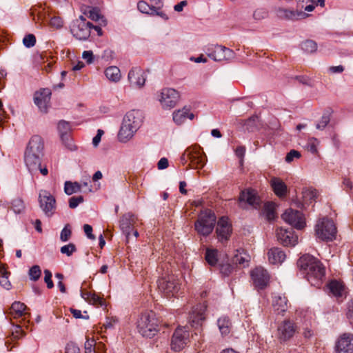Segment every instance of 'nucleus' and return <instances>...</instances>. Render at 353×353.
Here are the masks:
<instances>
[{
	"instance_id": "4",
	"label": "nucleus",
	"mask_w": 353,
	"mask_h": 353,
	"mask_svg": "<svg viewBox=\"0 0 353 353\" xmlns=\"http://www.w3.org/2000/svg\"><path fill=\"white\" fill-rule=\"evenodd\" d=\"M188 161L192 168L200 169L205 165L207 159L200 146L193 145L188 148L181 157V162L183 165Z\"/></svg>"
},
{
	"instance_id": "10",
	"label": "nucleus",
	"mask_w": 353,
	"mask_h": 353,
	"mask_svg": "<svg viewBox=\"0 0 353 353\" xmlns=\"http://www.w3.org/2000/svg\"><path fill=\"white\" fill-rule=\"evenodd\" d=\"M179 93L173 88H165L159 95V101L163 109L173 108L179 101Z\"/></svg>"
},
{
	"instance_id": "29",
	"label": "nucleus",
	"mask_w": 353,
	"mask_h": 353,
	"mask_svg": "<svg viewBox=\"0 0 353 353\" xmlns=\"http://www.w3.org/2000/svg\"><path fill=\"white\" fill-rule=\"evenodd\" d=\"M268 260L272 264H281L285 260V252L279 248H273L268 252Z\"/></svg>"
},
{
	"instance_id": "38",
	"label": "nucleus",
	"mask_w": 353,
	"mask_h": 353,
	"mask_svg": "<svg viewBox=\"0 0 353 353\" xmlns=\"http://www.w3.org/2000/svg\"><path fill=\"white\" fill-rule=\"evenodd\" d=\"M81 185L77 182L65 181L64 184V192L68 195L80 192Z\"/></svg>"
},
{
	"instance_id": "59",
	"label": "nucleus",
	"mask_w": 353,
	"mask_h": 353,
	"mask_svg": "<svg viewBox=\"0 0 353 353\" xmlns=\"http://www.w3.org/2000/svg\"><path fill=\"white\" fill-rule=\"evenodd\" d=\"M12 335L16 339H19L22 337L25 334L21 325H16L13 326V330L12 331Z\"/></svg>"
},
{
	"instance_id": "26",
	"label": "nucleus",
	"mask_w": 353,
	"mask_h": 353,
	"mask_svg": "<svg viewBox=\"0 0 353 353\" xmlns=\"http://www.w3.org/2000/svg\"><path fill=\"white\" fill-rule=\"evenodd\" d=\"M43 142L40 136L34 135L30 139L26 151L35 154L43 155Z\"/></svg>"
},
{
	"instance_id": "44",
	"label": "nucleus",
	"mask_w": 353,
	"mask_h": 353,
	"mask_svg": "<svg viewBox=\"0 0 353 353\" xmlns=\"http://www.w3.org/2000/svg\"><path fill=\"white\" fill-rule=\"evenodd\" d=\"M72 236V228L70 224H66L60 233V240L62 242H67Z\"/></svg>"
},
{
	"instance_id": "62",
	"label": "nucleus",
	"mask_w": 353,
	"mask_h": 353,
	"mask_svg": "<svg viewBox=\"0 0 353 353\" xmlns=\"http://www.w3.org/2000/svg\"><path fill=\"white\" fill-rule=\"evenodd\" d=\"M82 58L87 62L88 64H90L93 62L94 60L93 52L91 50H85L82 54Z\"/></svg>"
},
{
	"instance_id": "58",
	"label": "nucleus",
	"mask_w": 353,
	"mask_h": 353,
	"mask_svg": "<svg viewBox=\"0 0 353 353\" xmlns=\"http://www.w3.org/2000/svg\"><path fill=\"white\" fill-rule=\"evenodd\" d=\"M12 209L15 213H20L23 209V201L20 199L13 201Z\"/></svg>"
},
{
	"instance_id": "41",
	"label": "nucleus",
	"mask_w": 353,
	"mask_h": 353,
	"mask_svg": "<svg viewBox=\"0 0 353 353\" xmlns=\"http://www.w3.org/2000/svg\"><path fill=\"white\" fill-rule=\"evenodd\" d=\"M317 197V191L316 190H305L303 192V199L305 204H309L315 201Z\"/></svg>"
},
{
	"instance_id": "6",
	"label": "nucleus",
	"mask_w": 353,
	"mask_h": 353,
	"mask_svg": "<svg viewBox=\"0 0 353 353\" xmlns=\"http://www.w3.org/2000/svg\"><path fill=\"white\" fill-rule=\"evenodd\" d=\"M315 234L316 237L322 241H332L336 237V225L332 220L323 217L317 221Z\"/></svg>"
},
{
	"instance_id": "30",
	"label": "nucleus",
	"mask_w": 353,
	"mask_h": 353,
	"mask_svg": "<svg viewBox=\"0 0 353 353\" xmlns=\"http://www.w3.org/2000/svg\"><path fill=\"white\" fill-rule=\"evenodd\" d=\"M239 201H245L249 205L254 206L255 208L259 206V198L256 196L254 192L251 190L242 191L239 196Z\"/></svg>"
},
{
	"instance_id": "13",
	"label": "nucleus",
	"mask_w": 353,
	"mask_h": 353,
	"mask_svg": "<svg viewBox=\"0 0 353 353\" xmlns=\"http://www.w3.org/2000/svg\"><path fill=\"white\" fill-rule=\"evenodd\" d=\"M207 309V305L205 303L197 304L194 306L189 315L188 322L190 325L198 329L202 326L203 321L205 319V312Z\"/></svg>"
},
{
	"instance_id": "16",
	"label": "nucleus",
	"mask_w": 353,
	"mask_h": 353,
	"mask_svg": "<svg viewBox=\"0 0 353 353\" xmlns=\"http://www.w3.org/2000/svg\"><path fill=\"white\" fill-rule=\"evenodd\" d=\"M189 341V332L184 327H178L174 331L172 341L171 347L176 352L183 350Z\"/></svg>"
},
{
	"instance_id": "15",
	"label": "nucleus",
	"mask_w": 353,
	"mask_h": 353,
	"mask_svg": "<svg viewBox=\"0 0 353 353\" xmlns=\"http://www.w3.org/2000/svg\"><path fill=\"white\" fill-rule=\"evenodd\" d=\"M139 221L138 217L132 212L125 213L121 217L119 228L127 240L130 238L133 228L137 225Z\"/></svg>"
},
{
	"instance_id": "22",
	"label": "nucleus",
	"mask_w": 353,
	"mask_h": 353,
	"mask_svg": "<svg viewBox=\"0 0 353 353\" xmlns=\"http://www.w3.org/2000/svg\"><path fill=\"white\" fill-rule=\"evenodd\" d=\"M128 81L130 85L138 88H142L145 83V77L143 70L138 67L132 68L128 72Z\"/></svg>"
},
{
	"instance_id": "61",
	"label": "nucleus",
	"mask_w": 353,
	"mask_h": 353,
	"mask_svg": "<svg viewBox=\"0 0 353 353\" xmlns=\"http://www.w3.org/2000/svg\"><path fill=\"white\" fill-rule=\"evenodd\" d=\"M50 25L52 27L60 28L63 26V21L59 17H53L50 19Z\"/></svg>"
},
{
	"instance_id": "36",
	"label": "nucleus",
	"mask_w": 353,
	"mask_h": 353,
	"mask_svg": "<svg viewBox=\"0 0 353 353\" xmlns=\"http://www.w3.org/2000/svg\"><path fill=\"white\" fill-rule=\"evenodd\" d=\"M219 329L223 336L228 335L230 332L231 322L228 317L221 316L217 321Z\"/></svg>"
},
{
	"instance_id": "14",
	"label": "nucleus",
	"mask_w": 353,
	"mask_h": 353,
	"mask_svg": "<svg viewBox=\"0 0 353 353\" xmlns=\"http://www.w3.org/2000/svg\"><path fill=\"white\" fill-rule=\"evenodd\" d=\"M283 221L292 227L301 230L305 225V218L303 214L295 210L288 209L282 214Z\"/></svg>"
},
{
	"instance_id": "45",
	"label": "nucleus",
	"mask_w": 353,
	"mask_h": 353,
	"mask_svg": "<svg viewBox=\"0 0 353 353\" xmlns=\"http://www.w3.org/2000/svg\"><path fill=\"white\" fill-rule=\"evenodd\" d=\"M319 140L314 137H312L308 140L305 148L307 151L315 154L318 152L317 146L319 145Z\"/></svg>"
},
{
	"instance_id": "33",
	"label": "nucleus",
	"mask_w": 353,
	"mask_h": 353,
	"mask_svg": "<svg viewBox=\"0 0 353 353\" xmlns=\"http://www.w3.org/2000/svg\"><path fill=\"white\" fill-rule=\"evenodd\" d=\"M26 308V305L21 302L15 301L14 302L9 312V315L10 318L18 319L23 316L25 314V310Z\"/></svg>"
},
{
	"instance_id": "18",
	"label": "nucleus",
	"mask_w": 353,
	"mask_h": 353,
	"mask_svg": "<svg viewBox=\"0 0 353 353\" xmlns=\"http://www.w3.org/2000/svg\"><path fill=\"white\" fill-rule=\"evenodd\" d=\"M51 90L49 88H42L36 92L34 96V101L41 112L46 113L50 107L51 99Z\"/></svg>"
},
{
	"instance_id": "52",
	"label": "nucleus",
	"mask_w": 353,
	"mask_h": 353,
	"mask_svg": "<svg viewBox=\"0 0 353 353\" xmlns=\"http://www.w3.org/2000/svg\"><path fill=\"white\" fill-rule=\"evenodd\" d=\"M330 121V115L327 113L323 114L321 121L316 124V128L323 130Z\"/></svg>"
},
{
	"instance_id": "53",
	"label": "nucleus",
	"mask_w": 353,
	"mask_h": 353,
	"mask_svg": "<svg viewBox=\"0 0 353 353\" xmlns=\"http://www.w3.org/2000/svg\"><path fill=\"white\" fill-rule=\"evenodd\" d=\"M268 15L267 10L264 8L256 9L253 13V17L256 20H261L266 18Z\"/></svg>"
},
{
	"instance_id": "7",
	"label": "nucleus",
	"mask_w": 353,
	"mask_h": 353,
	"mask_svg": "<svg viewBox=\"0 0 353 353\" xmlns=\"http://www.w3.org/2000/svg\"><path fill=\"white\" fill-rule=\"evenodd\" d=\"M205 54L215 61H230L234 58V52L231 49L216 44H208L205 47Z\"/></svg>"
},
{
	"instance_id": "17",
	"label": "nucleus",
	"mask_w": 353,
	"mask_h": 353,
	"mask_svg": "<svg viewBox=\"0 0 353 353\" xmlns=\"http://www.w3.org/2000/svg\"><path fill=\"white\" fill-rule=\"evenodd\" d=\"M251 278L254 287L258 290L265 288L270 281L267 270L261 267L256 268L251 272Z\"/></svg>"
},
{
	"instance_id": "57",
	"label": "nucleus",
	"mask_w": 353,
	"mask_h": 353,
	"mask_svg": "<svg viewBox=\"0 0 353 353\" xmlns=\"http://www.w3.org/2000/svg\"><path fill=\"white\" fill-rule=\"evenodd\" d=\"M248 262L249 261L241 254H236L233 258V263L239 264L243 267L248 265Z\"/></svg>"
},
{
	"instance_id": "9",
	"label": "nucleus",
	"mask_w": 353,
	"mask_h": 353,
	"mask_svg": "<svg viewBox=\"0 0 353 353\" xmlns=\"http://www.w3.org/2000/svg\"><path fill=\"white\" fill-rule=\"evenodd\" d=\"M39 206L45 215L51 217L56 211V199L47 190H41L39 194Z\"/></svg>"
},
{
	"instance_id": "40",
	"label": "nucleus",
	"mask_w": 353,
	"mask_h": 353,
	"mask_svg": "<svg viewBox=\"0 0 353 353\" xmlns=\"http://www.w3.org/2000/svg\"><path fill=\"white\" fill-rule=\"evenodd\" d=\"M301 48L307 53H313L317 50V44L312 40H306L301 43Z\"/></svg>"
},
{
	"instance_id": "1",
	"label": "nucleus",
	"mask_w": 353,
	"mask_h": 353,
	"mask_svg": "<svg viewBox=\"0 0 353 353\" xmlns=\"http://www.w3.org/2000/svg\"><path fill=\"white\" fill-rule=\"evenodd\" d=\"M297 265L312 285L319 287L325 276V268L321 261L310 254H305L298 260Z\"/></svg>"
},
{
	"instance_id": "51",
	"label": "nucleus",
	"mask_w": 353,
	"mask_h": 353,
	"mask_svg": "<svg viewBox=\"0 0 353 353\" xmlns=\"http://www.w3.org/2000/svg\"><path fill=\"white\" fill-rule=\"evenodd\" d=\"M84 201L83 196H72L69 199V207L72 209L77 208Z\"/></svg>"
},
{
	"instance_id": "24",
	"label": "nucleus",
	"mask_w": 353,
	"mask_h": 353,
	"mask_svg": "<svg viewBox=\"0 0 353 353\" xmlns=\"http://www.w3.org/2000/svg\"><path fill=\"white\" fill-rule=\"evenodd\" d=\"M43 155L35 154L26 151L24 156L25 163L30 172L37 171L41 165V160Z\"/></svg>"
},
{
	"instance_id": "31",
	"label": "nucleus",
	"mask_w": 353,
	"mask_h": 353,
	"mask_svg": "<svg viewBox=\"0 0 353 353\" xmlns=\"http://www.w3.org/2000/svg\"><path fill=\"white\" fill-rule=\"evenodd\" d=\"M273 307L277 314H283L288 310V300L285 296L275 295L273 298Z\"/></svg>"
},
{
	"instance_id": "47",
	"label": "nucleus",
	"mask_w": 353,
	"mask_h": 353,
	"mask_svg": "<svg viewBox=\"0 0 353 353\" xmlns=\"http://www.w3.org/2000/svg\"><path fill=\"white\" fill-rule=\"evenodd\" d=\"M57 128L61 138L63 139V137L70 131V125L69 122L62 120L59 122Z\"/></svg>"
},
{
	"instance_id": "3",
	"label": "nucleus",
	"mask_w": 353,
	"mask_h": 353,
	"mask_svg": "<svg viewBox=\"0 0 353 353\" xmlns=\"http://www.w3.org/2000/svg\"><path fill=\"white\" fill-rule=\"evenodd\" d=\"M138 332L143 336L152 338L158 332V321L155 313L145 311L140 314L137 321Z\"/></svg>"
},
{
	"instance_id": "55",
	"label": "nucleus",
	"mask_w": 353,
	"mask_h": 353,
	"mask_svg": "<svg viewBox=\"0 0 353 353\" xmlns=\"http://www.w3.org/2000/svg\"><path fill=\"white\" fill-rule=\"evenodd\" d=\"M301 157V153L295 150H290L285 157V161L288 163L292 162L294 159Z\"/></svg>"
},
{
	"instance_id": "20",
	"label": "nucleus",
	"mask_w": 353,
	"mask_h": 353,
	"mask_svg": "<svg viewBox=\"0 0 353 353\" xmlns=\"http://www.w3.org/2000/svg\"><path fill=\"white\" fill-rule=\"evenodd\" d=\"M277 240L284 246H294L298 241L297 235L294 234L292 228L290 230L283 228L276 230Z\"/></svg>"
},
{
	"instance_id": "54",
	"label": "nucleus",
	"mask_w": 353,
	"mask_h": 353,
	"mask_svg": "<svg viewBox=\"0 0 353 353\" xmlns=\"http://www.w3.org/2000/svg\"><path fill=\"white\" fill-rule=\"evenodd\" d=\"M95 341L92 339H87L85 343V353H96L94 350Z\"/></svg>"
},
{
	"instance_id": "35",
	"label": "nucleus",
	"mask_w": 353,
	"mask_h": 353,
	"mask_svg": "<svg viewBox=\"0 0 353 353\" xmlns=\"http://www.w3.org/2000/svg\"><path fill=\"white\" fill-rule=\"evenodd\" d=\"M104 73L106 78L112 82L117 83L121 80V71L117 66H110L107 68Z\"/></svg>"
},
{
	"instance_id": "43",
	"label": "nucleus",
	"mask_w": 353,
	"mask_h": 353,
	"mask_svg": "<svg viewBox=\"0 0 353 353\" xmlns=\"http://www.w3.org/2000/svg\"><path fill=\"white\" fill-rule=\"evenodd\" d=\"M259 117L257 116H252L245 121L244 126L248 131H254L259 123Z\"/></svg>"
},
{
	"instance_id": "19",
	"label": "nucleus",
	"mask_w": 353,
	"mask_h": 353,
	"mask_svg": "<svg viewBox=\"0 0 353 353\" xmlns=\"http://www.w3.org/2000/svg\"><path fill=\"white\" fill-rule=\"evenodd\" d=\"M216 232L219 241L221 243L229 239L232 232V226L228 217L222 216L219 219L217 222Z\"/></svg>"
},
{
	"instance_id": "56",
	"label": "nucleus",
	"mask_w": 353,
	"mask_h": 353,
	"mask_svg": "<svg viewBox=\"0 0 353 353\" xmlns=\"http://www.w3.org/2000/svg\"><path fill=\"white\" fill-rule=\"evenodd\" d=\"M44 281L47 284V287L51 289L54 287L53 281H52V272L49 270H44Z\"/></svg>"
},
{
	"instance_id": "64",
	"label": "nucleus",
	"mask_w": 353,
	"mask_h": 353,
	"mask_svg": "<svg viewBox=\"0 0 353 353\" xmlns=\"http://www.w3.org/2000/svg\"><path fill=\"white\" fill-rule=\"evenodd\" d=\"M65 353H80V350L74 343H68L65 347Z\"/></svg>"
},
{
	"instance_id": "32",
	"label": "nucleus",
	"mask_w": 353,
	"mask_h": 353,
	"mask_svg": "<svg viewBox=\"0 0 353 353\" xmlns=\"http://www.w3.org/2000/svg\"><path fill=\"white\" fill-rule=\"evenodd\" d=\"M81 296L90 304L97 306H103L105 305L103 299L94 292L81 291Z\"/></svg>"
},
{
	"instance_id": "46",
	"label": "nucleus",
	"mask_w": 353,
	"mask_h": 353,
	"mask_svg": "<svg viewBox=\"0 0 353 353\" xmlns=\"http://www.w3.org/2000/svg\"><path fill=\"white\" fill-rule=\"evenodd\" d=\"M61 254H65L68 256H70L73 253L77 252V248L72 243H70L67 245L62 246L60 249Z\"/></svg>"
},
{
	"instance_id": "48",
	"label": "nucleus",
	"mask_w": 353,
	"mask_h": 353,
	"mask_svg": "<svg viewBox=\"0 0 353 353\" xmlns=\"http://www.w3.org/2000/svg\"><path fill=\"white\" fill-rule=\"evenodd\" d=\"M41 274V270L39 265H33L29 270V276L32 281H37Z\"/></svg>"
},
{
	"instance_id": "42",
	"label": "nucleus",
	"mask_w": 353,
	"mask_h": 353,
	"mask_svg": "<svg viewBox=\"0 0 353 353\" xmlns=\"http://www.w3.org/2000/svg\"><path fill=\"white\" fill-rule=\"evenodd\" d=\"M88 17L93 21H97L101 19V22L103 23V26L105 25V21L103 19L99 8L96 7L90 8L88 11Z\"/></svg>"
},
{
	"instance_id": "49",
	"label": "nucleus",
	"mask_w": 353,
	"mask_h": 353,
	"mask_svg": "<svg viewBox=\"0 0 353 353\" xmlns=\"http://www.w3.org/2000/svg\"><path fill=\"white\" fill-rule=\"evenodd\" d=\"M218 267L220 272L223 276H229L234 270V266L228 263H219Z\"/></svg>"
},
{
	"instance_id": "5",
	"label": "nucleus",
	"mask_w": 353,
	"mask_h": 353,
	"mask_svg": "<svg viewBox=\"0 0 353 353\" xmlns=\"http://www.w3.org/2000/svg\"><path fill=\"white\" fill-rule=\"evenodd\" d=\"M216 216L209 210L201 212L194 223V228L197 233L203 236H209L214 228Z\"/></svg>"
},
{
	"instance_id": "63",
	"label": "nucleus",
	"mask_w": 353,
	"mask_h": 353,
	"mask_svg": "<svg viewBox=\"0 0 353 353\" xmlns=\"http://www.w3.org/2000/svg\"><path fill=\"white\" fill-rule=\"evenodd\" d=\"M342 186L343 190H345L347 192L350 193V192L353 189L352 182L347 178H343Z\"/></svg>"
},
{
	"instance_id": "34",
	"label": "nucleus",
	"mask_w": 353,
	"mask_h": 353,
	"mask_svg": "<svg viewBox=\"0 0 353 353\" xmlns=\"http://www.w3.org/2000/svg\"><path fill=\"white\" fill-rule=\"evenodd\" d=\"M279 12L281 13V17H283L289 20L305 19L309 16V14L302 11H294L288 9H282L280 10Z\"/></svg>"
},
{
	"instance_id": "25",
	"label": "nucleus",
	"mask_w": 353,
	"mask_h": 353,
	"mask_svg": "<svg viewBox=\"0 0 353 353\" xmlns=\"http://www.w3.org/2000/svg\"><path fill=\"white\" fill-rule=\"evenodd\" d=\"M327 289L330 295L336 298L338 301L340 299H343L345 296V286L344 285L336 280H332L327 284Z\"/></svg>"
},
{
	"instance_id": "37",
	"label": "nucleus",
	"mask_w": 353,
	"mask_h": 353,
	"mask_svg": "<svg viewBox=\"0 0 353 353\" xmlns=\"http://www.w3.org/2000/svg\"><path fill=\"white\" fill-rule=\"evenodd\" d=\"M205 259L207 263L212 267L218 265V250L210 248L206 249Z\"/></svg>"
},
{
	"instance_id": "11",
	"label": "nucleus",
	"mask_w": 353,
	"mask_h": 353,
	"mask_svg": "<svg viewBox=\"0 0 353 353\" xmlns=\"http://www.w3.org/2000/svg\"><path fill=\"white\" fill-rule=\"evenodd\" d=\"M298 327L290 319H285L278 325L277 337L281 342H285L292 339L297 332Z\"/></svg>"
},
{
	"instance_id": "12",
	"label": "nucleus",
	"mask_w": 353,
	"mask_h": 353,
	"mask_svg": "<svg viewBox=\"0 0 353 353\" xmlns=\"http://www.w3.org/2000/svg\"><path fill=\"white\" fill-rule=\"evenodd\" d=\"M158 287L167 296H174L179 289V283L174 275H168L158 280Z\"/></svg>"
},
{
	"instance_id": "60",
	"label": "nucleus",
	"mask_w": 353,
	"mask_h": 353,
	"mask_svg": "<svg viewBox=\"0 0 353 353\" xmlns=\"http://www.w3.org/2000/svg\"><path fill=\"white\" fill-rule=\"evenodd\" d=\"M346 316L350 322L353 323V299L347 303Z\"/></svg>"
},
{
	"instance_id": "21",
	"label": "nucleus",
	"mask_w": 353,
	"mask_h": 353,
	"mask_svg": "<svg viewBox=\"0 0 353 353\" xmlns=\"http://www.w3.org/2000/svg\"><path fill=\"white\" fill-rule=\"evenodd\" d=\"M137 8L142 13L150 16H158L165 21L168 19V15L161 10L160 4L158 6H150L146 1H139L137 3Z\"/></svg>"
},
{
	"instance_id": "2",
	"label": "nucleus",
	"mask_w": 353,
	"mask_h": 353,
	"mask_svg": "<svg viewBox=\"0 0 353 353\" xmlns=\"http://www.w3.org/2000/svg\"><path fill=\"white\" fill-rule=\"evenodd\" d=\"M142 123L141 113L137 110L128 112L124 117L122 125L118 134L120 141H129L140 128Z\"/></svg>"
},
{
	"instance_id": "39",
	"label": "nucleus",
	"mask_w": 353,
	"mask_h": 353,
	"mask_svg": "<svg viewBox=\"0 0 353 353\" xmlns=\"http://www.w3.org/2000/svg\"><path fill=\"white\" fill-rule=\"evenodd\" d=\"M8 274L4 267H0V285L6 290H9L11 287V283L8 280Z\"/></svg>"
},
{
	"instance_id": "28",
	"label": "nucleus",
	"mask_w": 353,
	"mask_h": 353,
	"mask_svg": "<svg viewBox=\"0 0 353 353\" xmlns=\"http://www.w3.org/2000/svg\"><path fill=\"white\" fill-rule=\"evenodd\" d=\"M270 185L275 193L279 197H283L288 192V188L285 183L278 177H272L270 179Z\"/></svg>"
},
{
	"instance_id": "50",
	"label": "nucleus",
	"mask_w": 353,
	"mask_h": 353,
	"mask_svg": "<svg viewBox=\"0 0 353 353\" xmlns=\"http://www.w3.org/2000/svg\"><path fill=\"white\" fill-rule=\"evenodd\" d=\"M23 43L26 48H32L36 43V37L32 34L26 35L23 39Z\"/></svg>"
},
{
	"instance_id": "27",
	"label": "nucleus",
	"mask_w": 353,
	"mask_h": 353,
	"mask_svg": "<svg viewBox=\"0 0 353 353\" xmlns=\"http://www.w3.org/2000/svg\"><path fill=\"white\" fill-rule=\"evenodd\" d=\"M172 117L174 123L177 125H181L187 119L192 120L194 115L193 113L190 112L188 108L183 107L182 109L174 111Z\"/></svg>"
},
{
	"instance_id": "8",
	"label": "nucleus",
	"mask_w": 353,
	"mask_h": 353,
	"mask_svg": "<svg viewBox=\"0 0 353 353\" xmlns=\"http://www.w3.org/2000/svg\"><path fill=\"white\" fill-rule=\"evenodd\" d=\"M92 23L81 15L78 19L72 21L70 32L72 35L79 40H87L91 34Z\"/></svg>"
},
{
	"instance_id": "23",
	"label": "nucleus",
	"mask_w": 353,
	"mask_h": 353,
	"mask_svg": "<svg viewBox=\"0 0 353 353\" xmlns=\"http://www.w3.org/2000/svg\"><path fill=\"white\" fill-rule=\"evenodd\" d=\"M338 353H353V334H344L336 345Z\"/></svg>"
}]
</instances>
